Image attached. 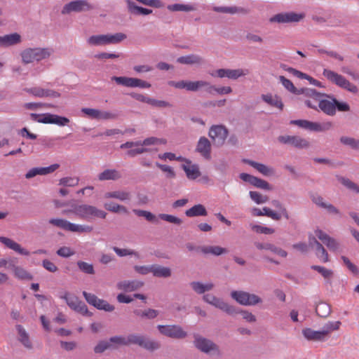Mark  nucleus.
I'll return each mask as SVG.
<instances>
[{
    "label": "nucleus",
    "mask_w": 359,
    "mask_h": 359,
    "mask_svg": "<svg viewBox=\"0 0 359 359\" xmlns=\"http://www.w3.org/2000/svg\"><path fill=\"white\" fill-rule=\"evenodd\" d=\"M63 214L73 213L78 217L85 220H90L93 217L104 219L107 212L97 207L88 204H81L72 206L71 210H64Z\"/></svg>",
    "instance_id": "1"
},
{
    "label": "nucleus",
    "mask_w": 359,
    "mask_h": 359,
    "mask_svg": "<svg viewBox=\"0 0 359 359\" xmlns=\"http://www.w3.org/2000/svg\"><path fill=\"white\" fill-rule=\"evenodd\" d=\"M54 53L51 48H29L21 53L22 61L29 64L49 58Z\"/></svg>",
    "instance_id": "2"
},
{
    "label": "nucleus",
    "mask_w": 359,
    "mask_h": 359,
    "mask_svg": "<svg viewBox=\"0 0 359 359\" xmlns=\"http://www.w3.org/2000/svg\"><path fill=\"white\" fill-rule=\"evenodd\" d=\"M323 75L332 83L337 86L338 87L345 89L352 93H357L358 92V87L351 83L343 75L329 69H324Z\"/></svg>",
    "instance_id": "3"
},
{
    "label": "nucleus",
    "mask_w": 359,
    "mask_h": 359,
    "mask_svg": "<svg viewBox=\"0 0 359 359\" xmlns=\"http://www.w3.org/2000/svg\"><path fill=\"white\" fill-rule=\"evenodd\" d=\"M126 39V35L123 33L114 34H97L93 35L87 39V43L90 46H100L108 44H116Z\"/></svg>",
    "instance_id": "4"
},
{
    "label": "nucleus",
    "mask_w": 359,
    "mask_h": 359,
    "mask_svg": "<svg viewBox=\"0 0 359 359\" xmlns=\"http://www.w3.org/2000/svg\"><path fill=\"white\" fill-rule=\"evenodd\" d=\"M128 346L137 345L147 351H154L160 347L158 342L151 340L146 335L132 333L127 336Z\"/></svg>",
    "instance_id": "5"
},
{
    "label": "nucleus",
    "mask_w": 359,
    "mask_h": 359,
    "mask_svg": "<svg viewBox=\"0 0 359 359\" xmlns=\"http://www.w3.org/2000/svg\"><path fill=\"white\" fill-rule=\"evenodd\" d=\"M58 297L59 298L65 300L68 306L72 310L79 312L82 315L91 316V313L88 311L85 303L80 301L76 295L67 291H62L58 294Z\"/></svg>",
    "instance_id": "6"
},
{
    "label": "nucleus",
    "mask_w": 359,
    "mask_h": 359,
    "mask_svg": "<svg viewBox=\"0 0 359 359\" xmlns=\"http://www.w3.org/2000/svg\"><path fill=\"white\" fill-rule=\"evenodd\" d=\"M231 297L243 306H255L262 302V299L259 296L241 290L232 291Z\"/></svg>",
    "instance_id": "7"
},
{
    "label": "nucleus",
    "mask_w": 359,
    "mask_h": 359,
    "mask_svg": "<svg viewBox=\"0 0 359 359\" xmlns=\"http://www.w3.org/2000/svg\"><path fill=\"white\" fill-rule=\"evenodd\" d=\"M290 123L291 125H295L299 128L305 130L313 132H323L330 130L332 125L330 122H326L323 123L309 121L304 119L292 120Z\"/></svg>",
    "instance_id": "8"
},
{
    "label": "nucleus",
    "mask_w": 359,
    "mask_h": 359,
    "mask_svg": "<svg viewBox=\"0 0 359 359\" xmlns=\"http://www.w3.org/2000/svg\"><path fill=\"white\" fill-rule=\"evenodd\" d=\"M227 128L222 125L212 126L209 130L208 135L215 147H222L228 136Z\"/></svg>",
    "instance_id": "9"
},
{
    "label": "nucleus",
    "mask_w": 359,
    "mask_h": 359,
    "mask_svg": "<svg viewBox=\"0 0 359 359\" xmlns=\"http://www.w3.org/2000/svg\"><path fill=\"white\" fill-rule=\"evenodd\" d=\"M305 17L303 13H295L293 11L282 12L274 15L269 18L270 22L279 24L299 22Z\"/></svg>",
    "instance_id": "10"
},
{
    "label": "nucleus",
    "mask_w": 359,
    "mask_h": 359,
    "mask_svg": "<svg viewBox=\"0 0 359 359\" xmlns=\"http://www.w3.org/2000/svg\"><path fill=\"white\" fill-rule=\"evenodd\" d=\"M250 72L248 69H218L215 71L210 72V75L212 77H218L220 79L227 78L229 79L236 80L240 77L249 74Z\"/></svg>",
    "instance_id": "11"
},
{
    "label": "nucleus",
    "mask_w": 359,
    "mask_h": 359,
    "mask_svg": "<svg viewBox=\"0 0 359 359\" xmlns=\"http://www.w3.org/2000/svg\"><path fill=\"white\" fill-rule=\"evenodd\" d=\"M168 84L170 86L174 87L177 89H185L187 91L191 92H196L199 89L203 88L204 86H208L206 81L199 80V81H188V80H181L178 81H169Z\"/></svg>",
    "instance_id": "12"
},
{
    "label": "nucleus",
    "mask_w": 359,
    "mask_h": 359,
    "mask_svg": "<svg viewBox=\"0 0 359 359\" xmlns=\"http://www.w3.org/2000/svg\"><path fill=\"white\" fill-rule=\"evenodd\" d=\"M111 80L118 85L129 88H149L151 87L149 83L137 78L113 76Z\"/></svg>",
    "instance_id": "13"
},
{
    "label": "nucleus",
    "mask_w": 359,
    "mask_h": 359,
    "mask_svg": "<svg viewBox=\"0 0 359 359\" xmlns=\"http://www.w3.org/2000/svg\"><path fill=\"white\" fill-rule=\"evenodd\" d=\"M83 295L86 300V302L90 304L95 306L96 309L99 310H103L104 311L107 312H111L114 310V306L106 300L99 299L96 295L94 294H91L89 292H87L86 291L83 292Z\"/></svg>",
    "instance_id": "14"
},
{
    "label": "nucleus",
    "mask_w": 359,
    "mask_h": 359,
    "mask_svg": "<svg viewBox=\"0 0 359 359\" xmlns=\"http://www.w3.org/2000/svg\"><path fill=\"white\" fill-rule=\"evenodd\" d=\"M195 346L201 351L205 353H214L219 354V349L218 346L212 341L206 338L196 336L194 339Z\"/></svg>",
    "instance_id": "15"
},
{
    "label": "nucleus",
    "mask_w": 359,
    "mask_h": 359,
    "mask_svg": "<svg viewBox=\"0 0 359 359\" xmlns=\"http://www.w3.org/2000/svg\"><path fill=\"white\" fill-rule=\"evenodd\" d=\"M92 6L86 0H75L65 4L62 9V14L72 12H82L92 9Z\"/></svg>",
    "instance_id": "16"
},
{
    "label": "nucleus",
    "mask_w": 359,
    "mask_h": 359,
    "mask_svg": "<svg viewBox=\"0 0 359 359\" xmlns=\"http://www.w3.org/2000/svg\"><path fill=\"white\" fill-rule=\"evenodd\" d=\"M157 328L162 334L170 338L182 339L187 336V332L179 325H159Z\"/></svg>",
    "instance_id": "17"
},
{
    "label": "nucleus",
    "mask_w": 359,
    "mask_h": 359,
    "mask_svg": "<svg viewBox=\"0 0 359 359\" xmlns=\"http://www.w3.org/2000/svg\"><path fill=\"white\" fill-rule=\"evenodd\" d=\"M278 140L280 143L290 144L297 149H306L310 146L309 141L296 135H280Z\"/></svg>",
    "instance_id": "18"
},
{
    "label": "nucleus",
    "mask_w": 359,
    "mask_h": 359,
    "mask_svg": "<svg viewBox=\"0 0 359 359\" xmlns=\"http://www.w3.org/2000/svg\"><path fill=\"white\" fill-rule=\"evenodd\" d=\"M315 234L330 251L334 252L339 251L340 243L335 238L330 236L327 233L319 229L315 230Z\"/></svg>",
    "instance_id": "19"
},
{
    "label": "nucleus",
    "mask_w": 359,
    "mask_h": 359,
    "mask_svg": "<svg viewBox=\"0 0 359 359\" xmlns=\"http://www.w3.org/2000/svg\"><path fill=\"white\" fill-rule=\"evenodd\" d=\"M60 165L57 163L52 164L48 167H36L29 170L25 174L26 179H31L36 175H46L55 172Z\"/></svg>",
    "instance_id": "20"
},
{
    "label": "nucleus",
    "mask_w": 359,
    "mask_h": 359,
    "mask_svg": "<svg viewBox=\"0 0 359 359\" xmlns=\"http://www.w3.org/2000/svg\"><path fill=\"white\" fill-rule=\"evenodd\" d=\"M24 90L36 97H50L56 98L60 96V94L55 90L44 89L41 87L26 88Z\"/></svg>",
    "instance_id": "21"
},
{
    "label": "nucleus",
    "mask_w": 359,
    "mask_h": 359,
    "mask_svg": "<svg viewBox=\"0 0 359 359\" xmlns=\"http://www.w3.org/2000/svg\"><path fill=\"white\" fill-rule=\"evenodd\" d=\"M196 151L205 159H210L211 157V144L208 139L205 137H201L198 141Z\"/></svg>",
    "instance_id": "22"
},
{
    "label": "nucleus",
    "mask_w": 359,
    "mask_h": 359,
    "mask_svg": "<svg viewBox=\"0 0 359 359\" xmlns=\"http://www.w3.org/2000/svg\"><path fill=\"white\" fill-rule=\"evenodd\" d=\"M0 243L20 255H29V252L27 250L23 248L19 243L9 238L0 236Z\"/></svg>",
    "instance_id": "23"
},
{
    "label": "nucleus",
    "mask_w": 359,
    "mask_h": 359,
    "mask_svg": "<svg viewBox=\"0 0 359 359\" xmlns=\"http://www.w3.org/2000/svg\"><path fill=\"white\" fill-rule=\"evenodd\" d=\"M143 285L144 283L141 280H122L117 283L116 287L124 292H133L140 288Z\"/></svg>",
    "instance_id": "24"
},
{
    "label": "nucleus",
    "mask_w": 359,
    "mask_h": 359,
    "mask_svg": "<svg viewBox=\"0 0 359 359\" xmlns=\"http://www.w3.org/2000/svg\"><path fill=\"white\" fill-rule=\"evenodd\" d=\"M104 197L105 198H114L121 202H127L131 200L132 194L128 191L119 189L106 192Z\"/></svg>",
    "instance_id": "25"
},
{
    "label": "nucleus",
    "mask_w": 359,
    "mask_h": 359,
    "mask_svg": "<svg viewBox=\"0 0 359 359\" xmlns=\"http://www.w3.org/2000/svg\"><path fill=\"white\" fill-rule=\"evenodd\" d=\"M335 98L331 97L330 100H322L318 101V107L322 111L329 116H334L336 113V104H334Z\"/></svg>",
    "instance_id": "26"
},
{
    "label": "nucleus",
    "mask_w": 359,
    "mask_h": 359,
    "mask_svg": "<svg viewBox=\"0 0 359 359\" xmlns=\"http://www.w3.org/2000/svg\"><path fill=\"white\" fill-rule=\"evenodd\" d=\"M243 161L250 165V166L253 167L255 169H256L259 172L262 174L264 176H271L274 175L275 170L272 167H269L265 164L257 163L256 161L249 160V159H245Z\"/></svg>",
    "instance_id": "27"
},
{
    "label": "nucleus",
    "mask_w": 359,
    "mask_h": 359,
    "mask_svg": "<svg viewBox=\"0 0 359 359\" xmlns=\"http://www.w3.org/2000/svg\"><path fill=\"white\" fill-rule=\"evenodd\" d=\"M211 305L223 311L230 316L236 315V313L238 311L236 306L229 304L223 299L217 297L215 298V300L212 302Z\"/></svg>",
    "instance_id": "28"
},
{
    "label": "nucleus",
    "mask_w": 359,
    "mask_h": 359,
    "mask_svg": "<svg viewBox=\"0 0 359 359\" xmlns=\"http://www.w3.org/2000/svg\"><path fill=\"white\" fill-rule=\"evenodd\" d=\"M177 62L180 64H183V65H201L204 63L205 60L199 55L190 54V55H187L179 57L177 59Z\"/></svg>",
    "instance_id": "29"
},
{
    "label": "nucleus",
    "mask_w": 359,
    "mask_h": 359,
    "mask_svg": "<svg viewBox=\"0 0 359 359\" xmlns=\"http://www.w3.org/2000/svg\"><path fill=\"white\" fill-rule=\"evenodd\" d=\"M21 36L18 33L0 36V47H8L19 43Z\"/></svg>",
    "instance_id": "30"
},
{
    "label": "nucleus",
    "mask_w": 359,
    "mask_h": 359,
    "mask_svg": "<svg viewBox=\"0 0 359 359\" xmlns=\"http://www.w3.org/2000/svg\"><path fill=\"white\" fill-rule=\"evenodd\" d=\"M255 245L259 250H270L272 252H273L282 257H286L287 255V252L285 250H284L278 247H276L274 245L269 243L256 242L255 243Z\"/></svg>",
    "instance_id": "31"
},
{
    "label": "nucleus",
    "mask_w": 359,
    "mask_h": 359,
    "mask_svg": "<svg viewBox=\"0 0 359 359\" xmlns=\"http://www.w3.org/2000/svg\"><path fill=\"white\" fill-rule=\"evenodd\" d=\"M187 165H182V169L189 180H196L201 175L199 167L196 164H191L189 160H186Z\"/></svg>",
    "instance_id": "32"
},
{
    "label": "nucleus",
    "mask_w": 359,
    "mask_h": 359,
    "mask_svg": "<svg viewBox=\"0 0 359 359\" xmlns=\"http://www.w3.org/2000/svg\"><path fill=\"white\" fill-rule=\"evenodd\" d=\"M304 337L308 341H325V339L320 330H314L311 328H304L302 330Z\"/></svg>",
    "instance_id": "33"
},
{
    "label": "nucleus",
    "mask_w": 359,
    "mask_h": 359,
    "mask_svg": "<svg viewBox=\"0 0 359 359\" xmlns=\"http://www.w3.org/2000/svg\"><path fill=\"white\" fill-rule=\"evenodd\" d=\"M128 11L133 15H147L152 13V10L137 6L133 1L126 0Z\"/></svg>",
    "instance_id": "34"
},
{
    "label": "nucleus",
    "mask_w": 359,
    "mask_h": 359,
    "mask_svg": "<svg viewBox=\"0 0 359 359\" xmlns=\"http://www.w3.org/2000/svg\"><path fill=\"white\" fill-rule=\"evenodd\" d=\"M341 325L340 321H328L321 328L320 331L325 341L329 337L330 333L338 330Z\"/></svg>",
    "instance_id": "35"
},
{
    "label": "nucleus",
    "mask_w": 359,
    "mask_h": 359,
    "mask_svg": "<svg viewBox=\"0 0 359 359\" xmlns=\"http://www.w3.org/2000/svg\"><path fill=\"white\" fill-rule=\"evenodd\" d=\"M15 327L18 334V340L25 348L31 349L32 348V344L29 339V336L27 331L20 325H17Z\"/></svg>",
    "instance_id": "36"
},
{
    "label": "nucleus",
    "mask_w": 359,
    "mask_h": 359,
    "mask_svg": "<svg viewBox=\"0 0 359 359\" xmlns=\"http://www.w3.org/2000/svg\"><path fill=\"white\" fill-rule=\"evenodd\" d=\"M213 11L218 13H229V14H236V13H243L246 14L248 13V11L242 7L237 6H215L213 8Z\"/></svg>",
    "instance_id": "37"
},
{
    "label": "nucleus",
    "mask_w": 359,
    "mask_h": 359,
    "mask_svg": "<svg viewBox=\"0 0 359 359\" xmlns=\"http://www.w3.org/2000/svg\"><path fill=\"white\" fill-rule=\"evenodd\" d=\"M287 70H288L289 73L292 74L294 76L299 78V79H306L307 81H309V83L311 84H312L313 86H318V87L323 86L320 81L313 79V77L310 76L309 75H308L305 73H303L296 69L290 68V69H288Z\"/></svg>",
    "instance_id": "38"
},
{
    "label": "nucleus",
    "mask_w": 359,
    "mask_h": 359,
    "mask_svg": "<svg viewBox=\"0 0 359 359\" xmlns=\"http://www.w3.org/2000/svg\"><path fill=\"white\" fill-rule=\"evenodd\" d=\"M262 100L268 104L283 109V104L281 98L276 95L266 94L262 95Z\"/></svg>",
    "instance_id": "39"
},
{
    "label": "nucleus",
    "mask_w": 359,
    "mask_h": 359,
    "mask_svg": "<svg viewBox=\"0 0 359 359\" xmlns=\"http://www.w3.org/2000/svg\"><path fill=\"white\" fill-rule=\"evenodd\" d=\"M120 172L115 169H107L98 175L100 181L116 180L121 178Z\"/></svg>",
    "instance_id": "40"
},
{
    "label": "nucleus",
    "mask_w": 359,
    "mask_h": 359,
    "mask_svg": "<svg viewBox=\"0 0 359 359\" xmlns=\"http://www.w3.org/2000/svg\"><path fill=\"white\" fill-rule=\"evenodd\" d=\"M185 215L189 217L206 216L208 215V212L204 205L201 204H197L187 210Z\"/></svg>",
    "instance_id": "41"
},
{
    "label": "nucleus",
    "mask_w": 359,
    "mask_h": 359,
    "mask_svg": "<svg viewBox=\"0 0 359 359\" xmlns=\"http://www.w3.org/2000/svg\"><path fill=\"white\" fill-rule=\"evenodd\" d=\"M208 86H204L203 88L205 90L210 94H212L214 92L219 95L229 94L232 92V88L230 86H222L217 88L212 85L210 82L207 81Z\"/></svg>",
    "instance_id": "42"
},
{
    "label": "nucleus",
    "mask_w": 359,
    "mask_h": 359,
    "mask_svg": "<svg viewBox=\"0 0 359 359\" xmlns=\"http://www.w3.org/2000/svg\"><path fill=\"white\" fill-rule=\"evenodd\" d=\"M152 274L158 278H168L171 276V270L169 267L153 264Z\"/></svg>",
    "instance_id": "43"
},
{
    "label": "nucleus",
    "mask_w": 359,
    "mask_h": 359,
    "mask_svg": "<svg viewBox=\"0 0 359 359\" xmlns=\"http://www.w3.org/2000/svg\"><path fill=\"white\" fill-rule=\"evenodd\" d=\"M315 248L316 255L322 262L327 263L330 261L327 250L318 241H315Z\"/></svg>",
    "instance_id": "44"
},
{
    "label": "nucleus",
    "mask_w": 359,
    "mask_h": 359,
    "mask_svg": "<svg viewBox=\"0 0 359 359\" xmlns=\"http://www.w3.org/2000/svg\"><path fill=\"white\" fill-rule=\"evenodd\" d=\"M30 117L32 120L36 121L38 123H45V124H52L53 114L46 113V114H34L32 113L30 114Z\"/></svg>",
    "instance_id": "45"
},
{
    "label": "nucleus",
    "mask_w": 359,
    "mask_h": 359,
    "mask_svg": "<svg viewBox=\"0 0 359 359\" xmlns=\"http://www.w3.org/2000/svg\"><path fill=\"white\" fill-rule=\"evenodd\" d=\"M201 252L204 254H211L215 256H219L222 254L228 252L227 249L219 246H203L201 248Z\"/></svg>",
    "instance_id": "46"
},
{
    "label": "nucleus",
    "mask_w": 359,
    "mask_h": 359,
    "mask_svg": "<svg viewBox=\"0 0 359 359\" xmlns=\"http://www.w3.org/2000/svg\"><path fill=\"white\" fill-rule=\"evenodd\" d=\"M279 81L284 86L285 89H287L290 93L294 95H301V92L299 89L296 88L291 81L286 79L283 76H279L278 77Z\"/></svg>",
    "instance_id": "47"
},
{
    "label": "nucleus",
    "mask_w": 359,
    "mask_h": 359,
    "mask_svg": "<svg viewBox=\"0 0 359 359\" xmlns=\"http://www.w3.org/2000/svg\"><path fill=\"white\" fill-rule=\"evenodd\" d=\"M49 224L61 229L69 231L70 222L62 218H52L48 221Z\"/></svg>",
    "instance_id": "48"
},
{
    "label": "nucleus",
    "mask_w": 359,
    "mask_h": 359,
    "mask_svg": "<svg viewBox=\"0 0 359 359\" xmlns=\"http://www.w3.org/2000/svg\"><path fill=\"white\" fill-rule=\"evenodd\" d=\"M168 9L170 11H193L196 7L191 4H174L168 6Z\"/></svg>",
    "instance_id": "49"
},
{
    "label": "nucleus",
    "mask_w": 359,
    "mask_h": 359,
    "mask_svg": "<svg viewBox=\"0 0 359 359\" xmlns=\"http://www.w3.org/2000/svg\"><path fill=\"white\" fill-rule=\"evenodd\" d=\"M93 228L89 225L85 224H78L74 223H70L69 230L71 232L76 233H90L93 231Z\"/></svg>",
    "instance_id": "50"
},
{
    "label": "nucleus",
    "mask_w": 359,
    "mask_h": 359,
    "mask_svg": "<svg viewBox=\"0 0 359 359\" xmlns=\"http://www.w3.org/2000/svg\"><path fill=\"white\" fill-rule=\"evenodd\" d=\"M340 142L353 149L359 151V140L348 136H342L340 137Z\"/></svg>",
    "instance_id": "51"
},
{
    "label": "nucleus",
    "mask_w": 359,
    "mask_h": 359,
    "mask_svg": "<svg viewBox=\"0 0 359 359\" xmlns=\"http://www.w3.org/2000/svg\"><path fill=\"white\" fill-rule=\"evenodd\" d=\"M249 195L250 198L258 205L265 203L269 201L267 196L263 195L257 191H250Z\"/></svg>",
    "instance_id": "52"
},
{
    "label": "nucleus",
    "mask_w": 359,
    "mask_h": 359,
    "mask_svg": "<svg viewBox=\"0 0 359 359\" xmlns=\"http://www.w3.org/2000/svg\"><path fill=\"white\" fill-rule=\"evenodd\" d=\"M301 94L304 95L306 97L312 98L316 102H318L323 96L320 93L317 92L315 89L305 88L300 89Z\"/></svg>",
    "instance_id": "53"
},
{
    "label": "nucleus",
    "mask_w": 359,
    "mask_h": 359,
    "mask_svg": "<svg viewBox=\"0 0 359 359\" xmlns=\"http://www.w3.org/2000/svg\"><path fill=\"white\" fill-rule=\"evenodd\" d=\"M104 207L107 210L112 212H115V213H117V212L128 213V209L125 206H123L122 205H118L115 203H105L104 205Z\"/></svg>",
    "instance_id": "54"
},
{
    "label": "nucleus",
    "mask_w": 359,
    "mask_h": 359,
    "mask_svg": "<svg viewBox=\"0 0 359 359\" xmlns=\"http://www.w3.org/2000/svg\"><path fill=\"white\" fill-rule=\"evenodd\" d=\"M15 278L20 280H32V276L21 266L15 268L13 271Z\"/></svg>",
    "instance_id": "55"
},
{
    "label": "nucleus",
    "mask_w": 359,
    "mask_h": 359,
    "mask_svg": "<svg viewBox=\"0 0 359 359\" xmlns=\"http://www.w3.org/2000/svg\"><path fill=\"white\" fill-rule=\"evenodd\" d=\"M140 146H149V145H156V144H166V140L164 139H160L155 137H150L144 139L143 141H140Z\"/></svg>",
    "instance_id": "56"
},
{
    "label": "nucleus",
    "mask_w": 359,
    "mask_h": 359,
    "mask_svg": "<svg viewBox=\"0 0 359 359\" xmlns=\"http://www.w3.org/2000/svg\"><path fill=\"white\" fill-rule=\"evenodd\" d=\"M340 182L349 190L353 191L356 194H359V185L352 182L351 180L346 177H341L339 180Z\"/></svg>",
    "instance_id": "57"
},
{
    "label": "nucleus",
    "mask_w": 359,
    "mask_h": 359,
    "mask_svg": "<svg viewBox=\"0 0 359 359\" xmlns=\"http://www.w3.org/2000/svg\"><path fill=\"white\" fill-rule=\"evenodd\" d=\"M79 177H66L60 180L59 185L63 187H75L79 184Z\"/></svg>",
    "instance_id": "58"
},
{
    "label": "nucleus",
    "mask_w": 359,
    "mask_h": 359,
    "mask_svg": "<svg viewBox=\"0 0 359 359\" xmlns=\"http://www.w3.org/2000/svg\"><path fill=\"white\" fill-rule=\"evenodd\" d=\"M79 269L83 273L89 275L95 273L93 265L86 262L79 261L77 262Z\"/></svg>",
    "instance_id": "59"
},
{
    "label": "nucleus",
    "mask_w": 359,
    "mask_h": 359,
    "mask_svg": "<svg viewBox=\"0 0 359 359\" xmlns=\"http://www.w3.org/2000/svg\"><path fill=\"white\" fill-rule=\"evenodd\" d=\"M271 204L273 207L279 210V214H280V218L283 217L286 219H289V213L287 209L278 200H273Z\"/></svg>",
    "instance_id": "60"
},
{
    "label": "nucleus",
    "mask_w": 359,
    "mask_h": 359,
    "mask_svg": "<svg viewBox=\"0 0 359 359\" xmlns=\"http://www.w3.org/2000/svg\"><path fill=\"white\" fill-rule=\"evenodd\" d=\"M311 268L319 273H320L325 278H330L333 275V271L331 269H326L324 266L318 265H313Z\"/></svg>",
    "instance_id": "61"
},
{
    "label": "nucleus",
    "mask_w": 359,
    "mask_h": 359,
    "mask_svg": "<svg viewBox=\"0 0 359 359\" xmlns=\"http://www.w3.org/2000/svg\"><path fill=\"white\" fill-rule=\"evenodd\" d=\"M135 313L141 317H145L149 319H153L158 316V311L155 309H149L143 311H135Z\"/></svg>",
    "instance_id": "62"
},
{
    "label": "nucleus",
    "mask_w": 359,
    "mask_h": 359,
    "mask_svg": "<svg viewBox=\"0 0 359 359\" xmlns=\"http://www.w3.org/2000/svg\"><path fill=\"white\" fill-rule=\"evenodd\" d=\"M252 185L257 188L262 189L264 190H271V186L265 180L255 177Z\"/></svg>",
    "instance_id": "63"
},
{
    "label": "nucleus",
    "mask_w": 359,
    "mask_h": 359,
    "mask_svg": "<svg viewBox=\"0 0 359 359\" xmlns=\"http://www.w3.org/2000/svg\"><path fill=\"white\" fill-rule=\"evenodd\" d=\"M156 165L166 174L167 178L172 179L175 177V172L172 167L158 162L156 163Z\"/></svg>",
    "instance_id": "64"
}]
</instances>
